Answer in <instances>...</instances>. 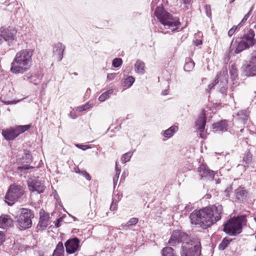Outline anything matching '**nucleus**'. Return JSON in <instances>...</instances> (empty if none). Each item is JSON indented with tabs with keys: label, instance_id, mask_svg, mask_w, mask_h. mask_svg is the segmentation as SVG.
<instances>
[{
	"label": "nucleus",
	"instance_id": "obj_4",
	"mask_svg": "<svg viewBox=\"0 0 256 256\" xmlns=\"http://www.w3.org/2000/svg\"><path fill=\"white\" fill-rule=\"evenodd\" d=\"M254 31L250 29L248 33L245 34L242 37L238 38L235 40L233 38L230 48V50L235 49L234 53L238 54L242 50L253 46L256 42L254 38Z\"/></svg>",
	"mask_w": 256,
	"mask_h": 256
},
{
	"label": "nucleus",
	"instance_id": "obj_37",
	"mask_svg": "<svg viewBox=\"0 0 256 256\" xmlns=\"http://www.w3.org/2000/svg\"><path fill=\"white\" fill-rule=\"evenodd\" d=\"M252 8H251L249 12L246 14L244 17V18H242V21L240 22V24H238V26H239L240 28L241 26H242L243 24L244 23H245L247 20L248 19V18L250 17V14L252 12Z\"/></svg>",
	"mask_w": 256,
	"mask_h": 256
},
{
	"label": "nucleus",
	"instance_id": "obj_53",
	"mask_svg": "<svg viewBox=\"0 0 256 256\" xmlns=\"http://www.w3.org/2000/svg\"><path fill=\"white\" fill-rule=\"evenodd\" d=\"M26 157L28 158H30V154H26Z\"/></svg>",
	"mask_w": 256,
	"mask_h": 256
},
{
	"label": "nucleus",
	"instance_id": "obj_49",
	"mask_svg": "<svg viewBox=\"0 0 256 256\" xmlns=\"http://www.w3.org/2000/svg\"><path fill=\"white\" fill-rule=\"evenodd\" d=\"M194 42L196 46H198L202 44V40H201L196 39L194 41Z\"/></svg>",
	"mask_w": 256,
	"mask_h": 256
},
{
	"label": "nucleus",
	"instance_id": "obj_19",
	"mask_svg": "<svg viewBox=\"0 0 256 256\" xmlns=\"http://www.w3.org/2000/svg\"><path fill=\"white\" fill-rule=\"evenodd\" d=\"M236 200L242 202L247 196V192L244 187L240 186L235 191Z\"/></svg>",
	"mask_w": 256,
	"mask_h": 256
},
{
	"label": "nucleus",
	"instance_id": "obj_24",
	"mask_svg": "<svg viewBox=\"0 0 256 256\" xmlns=\"http://www.w3.org/2000/svg\"><path fill=\"white\" fill-rule=\"evenodd\" d=\"M230 73L231 79L232 80H235L238 76V72L236 66L234 63H230Z\"/></svg>",
	"mask_w": 256,
	"mask_h": 256
},
{
	"label": "nucleus",
	"instance_id": "obj_52",
	"mask_svg": "<svg viewBox=\"0 0 256 256\" xmlns=\"http://www.w3.org/2000/svg\"><path fill=\"white\" fill-rule=\"evenodd\" d=\"M206 198H210V196L208 194H207L205 196Z\"/></svg>",
	"mask_w": 256,
	"mask_h": 256
},
{
	"label": "nucleus",
	"instance_id": "obj_5",
	"mask_svg": "<svg viewBox=\"0 0 256 256\" xmlns=\"http://www.w3.org/2000/svg\"><path fill=\"white\" fill-rule=\"evenodd\" d=\"M154 14L164 26L170 28L172 32L176 30L180 24L178 19L173 17L162 7H157Z\"/></svg>",
	"mask_w": 256,
	"mask_h": 256
},
{
	"label": "nucleus",
	"instance_id": "obj_18",
	"mask_svg": "<svg viewBox=\"0 0 256 256\" xmlns=\"http://www.w3.org/2000/svg\"><path fill=\"white\" fill-rule=\"evenodd\" d=\"M13 220L8 215H3L0 216V228H6L11 226L12 224Z\"/></svg>",
	"mask_w": 256,
	"mask_h": 256
},
{
	"label": "nucleus",
	"instance_id": "obj_54",
	"mask_svg": "<svg viewBox=\"0 0 256 256\" xmlns=\"http://www.w3.org/2000/svg\"><path fill=\"white\" fill-rule=\"evenodd\" d=\"M234 1H235V0H230V4H232V3L234 2Z\"/></svg>",
	"mask_w": 256,
	"mask_h": 256
},
{
	"label": "nucleus",
	"instance_id": "obj_42",
	"mask_svg": "<svg viewBox=\"0 0 256 256\" xmlns=\"http://www.w3.org/2000/svg\"><path fill=\"white\" fill-rule=\"evenodd\" d=\"M90 108V106H89L88 104H86L81 106L78 107L76 108V111L81 112L84 110H88V108Z\"/></svg>",
	"mask_w": 256,
	"mask_h": 256
},
{
	"label": "nucleus",
	"instance_id": "obj_28",
	"mask_svg": "<svg viewBox=\"0 0 256 256\" xmlns=\"http://www.w3.org/2000/svg\"><path fill=\"white\" fill-rule=\"evenodd\" d=\"M237 118L240 120L243 124H245L246 121L248 120V116L245 110H242L238 112Z\"/></svg>",
	"mask_w": 256,
	"mask_h": 256
},
{
	"label": "nucleus",
	"instance_id": "obj_38",
	"mask_svg": "<svg viewBox=\"0 0 256 256\" xmlns=\"http://www.w3.org/2000/svg\"><path fill=\"white\" fill-rule=\"evenodd\" d=\"M228 84H224V82L218 83L219 85V91L222 94H226L228 90Z\"/></svg>",
	"mask_w": 256,
	"mask_h": 256
},
{
	"label": "nucleus",
	"instance_id": "obj_44",
	"mask_svg": "<svg viewBox=\"0 0 256 256\" xmlns=\"http://www.w3.org/2000/svg\"><path fill=\"white\" fill-rule=\"evenodd\" d=\"M117 208V204L114 200L112 201L110 209L111 211H114Z\"/></svg>",
	"mask_w": 256,
	"mask_h": 256
},
{
	"label": "nucleus",
	"instance_id": "obj_40",
	"mask_svg": "<svg viewBox=\"0 0 256 256\" xmlns=\"http://www.w3.org/2000/svg\"><path fill=\"white\" fill-rule=\"evenodd\" d=\"M138 222V219L136 218H131L126 224V226H130L136 224Z\"/></svg>",
	"mask_w": 256,
	"mask_h": 256
},
{
	"label": "nucleus",
	"instance_id": "obj_36",
	"mask_svg": "<svg viewBox=\"0 0 256 256\" xmlns=\"http://www.w3.org/2000/svg\"><path fill=\"white\" fill-rule=\"evenodd\" d=\"M230 243V241L224 238L221 243L218 246V249L221 250H224L228 246Z\"/></svg>",
	"mask_w": 256,
	"mask_h": 256
},
{
	"label": "nucleus",
	"instance_id": "obj_47",
	"mask_svg": "<svg viewBox=\"0 0 256 256\" xmlns=\"http://www.w3.org/2000/svg\"><path fill=\"white\" fill-rule=\"evenodd\" d=\"M4 239L5 238L4 232H0V246L4 242Z\"/></svg>",
	"mask_w": 256,
	"mask_h": 256
},
{
	"label": "nucleus",
	"instance_id": "obj_35",
	"mask_svg": "<svg viewBox=\"0 0 256 256\" xmlns=\"http://www.w3.org/2000/svg\"><path fill=\"white\" fill-rule=\"evenodd\" d=\"M194 66V62L190 61L186 63L184 66V70L185 71L190 72L191 71Z\"/></svg>",
	"mask_w": 256,
	"mask_h": 256
},
{
	"label": "nucleus",
	"instance_id": "obj_57",
	"mask_svg": "<svg viewBox=\"0 0 256 256\" xmlns=\"http://www.w3.org/2000/svg\"><path fill=\"white\" fill-rule=\"evenodd\" d=\"M254 221H255V222H256V217H254Z\"/></svg>",
	"mask_w": 256,
	"mask_h": 256
},
{
	"label": "nucleus",
	"instance_id": "obj_26",
	"mask_svg": "<svg viewBox=\"0 0 256 256\" xmlns=\"http://www.w3.org/2000/svg\"><path fill=\"white\" fill-rule=\"evenodd\" d=\"M252 156L250 152H246L243 158V162L244 166H248L252 162Z\"/></svg>",
	"mask_w": 256,
	"mask_h": 256
},
{
	"label": "nucleus",
	"instance_id": "obj_55",
	"mask_svg": "<svg viewBox=\"0 0 256 256\" xmlns=\"http://www.w3.org/2000/svg\"><path fill=\"white\" fill-rule=\"evenodd\" d=\"M72 118H76V116H72Z\"/></svg>",
	"mask_w": 256,
	"mask_h": 256
},
{
	"label": "nucleus",
	"instance_id": "obj_25",
	"mask_svg": "<svg viewBox=\"0 0 256 256\" xmlns=\"http://www.w3.org/2000/svg\"><path fill=\"white\" fill-rule=\"evenodd\" d=\"M226 126L227 124L226 120H222L219 122L214 124L213 125L214 128H216L217 130L222 132L226 130Z\"/></svg>",
	"mask_w": 256,
	"mask_h": 256
},
{
	"label": "nucleus",
	"instance_id": "obj_7",
	"mask_svg": "<svg viewBox=\"0 0 256 256\" xmlns=\"http://www.w3.org/2000/svg\"><path fill=\"white\" fill-rule=\"evenodd\" d=\"M24 190L20 186L13 184L10 186L5 196V202L12 206L15 201L20 198L24 194Z\"/></svg>",
	"mask_w": 256,
	"mask_h": 256
},
{
	"label": "nucleus",
	"instance_id": "obj_14",
	"mask_svg": "<svg viewBox=\"0 0 256 256\" xmlns=\"http://www.w3.org/2000/svg\"><path fill=\"white\" fill-rule=\"evenodd\" d=\"M198 172L202 178L212 180L214 176V172L210 170L204 164L200 166Z\"/></svg>",
	"mask_w": 256,
	"mask_h": 256
},
{
	"label": "nucleus",
	"instance_id": "obj_6",
	"mask_svg": "<svg viewBox=\"0 0 256 256\" xmlns=\"http://www.w3.org/2000/svg\"><path fill=\"white\" fill-rule=\"evenodd\" d=\"M246 215L234 217L224 224V231L230 236H236L242 232V226L246 224Z\"/></svg>",
	"mask_w": 256,
	"mask_h": 256
},
{
	"label": "nucleus",
	"instance_id": "obj_41",
	"mask_svg": "<svg viewBox=\"0 0 256 256\" xmlns=\"http://www.w3.org/2000/svg\"><path fill=\"white\" fill-rule=\"evenodd\" d=\"M218 84V80H214L212 84L208 86L206 90L208 92H210V90Z\"/></svg>",
	"mask_w": 256,
	"mask_h": 256
},
{
	"label": "nucleus",
	"instance_id": "obj_11",
	"mask_svg": "<svg viewBox=\"0 0 256 256\" xmlns=\"http://www.w3.org/2000/svg\"><path fill=\"white\" fill-rule=\"evenodd\" d=\"M243 74L246 76H252L256 75V53L252 54L248 64L242 67Z\"/></svg>",
	"mask_w": 256,
	"mask_h": 256
},
{
	"label": "nucleus",
	"instance_id": "obj_39",
	"mask_svg": "<svg viewBox=\"0 0 256 256\" xmlns=\"http://www.w3.org/2000/svg\"><path fill=\"white\" fill-rule=\"evenodd\" d=\"M122 60L120 58H115L112 60V64L114 68H118L122 64Z\"/></svg>",
	"mask_w": 256,
	"mask_h": 256
},
{
	"label": "nucleus",
	"instance_id": "obj_16",
	"mask_svg": "<svg viewBox=\"0 0 256 256\" xmlns=\"http://www.w3.org/2000/svg\"><path fill=\"white\" fill-rule=\"evenodd\" d=\"M195 124L198 130L200 132H204L206 124V116L204 110H202Z\"/></svg>",
	"mask_w": 256,
	"mask_h": 256
},
{
	"label": "nucleus",
	"instance_id": "obj_21",
	"mask_svg": "<svg viewBox=\"0 0 256 256\" xmlns=\"http://www.w3.org/2000/svg\"><path fill=\"white\" fill-rule=\"evenodd\" d=\"M135 71L138 74H143L144 72L145 64L144 63L140 60H137L135 65Z\"/></svg>",
	"mask_w": 256,
	"mask_h": 256
},
{
	"label": "nucleus",
	"instance_id": "obj_60",
	"mask_svg": "<svg viewBox=\"0 0 256 256\" xmlns=\"http://www.w3.org/2000/svg\"><path fill=\"white\" fill-rule=\"evenodd\" d=\"M254 250L256 251V248H254Z\"/></svg>",
	"mask_w": 256,
	"mask_h": 256
},
{
	"label": "nucleus",
	"instance_id": "obj_20",
	"mask_svg": "<svg viewBox=\"0 0 256 256\" xmlns=\"http://www.w3.org/2000/svg\"><path fill=\"white\" fill-rule=\"evenodd\" d=\"M49 215L48 214L40 212V217L38 226L42 230L45 229L48 225Z\"/></svg>",
	"mask_w": 256,
	"mask_h": 256
},
{
	"label": "nucleus",
	"instance_id": "obj_50",
	"mask_svg": "<svg viewBox=\"0 0 256 256\" xmlns=\"http://www.w3.org/2000/svg\"><path fill=\"white\" fill-rule=\"evenodd\" d=\"M62 221V218H58L56 220V222L55 224V226L56 228H58L60 226V222Z\"/></svg>",
	"mask_w": 256,
	"mask_h": 256
},
{
	"label": "nucleus",
	"instance_id": "obj_43",
	"mask_svg": "<svg viewBox=\"0 0 256 256\" xmlns=\"http://www.w3.org/2000/svg\"><path fill=\"white\" fill-rule=\"evenodd\" d=\"M238 28H240L238 26V25L237 26H234L232 28H230L228 32V36H232Z\"/></svg>",
	"mask_w": 256,
	"mask_h": 256
},
{
	"label": "nucleus",
	"instance_id": "obj_51",
	"mask_svg": "<svg viewBox=\"0 0 256 256\" xmlns=\"http://www.w3.org/2000/svg\"><path fill=\"white\" fill-rule=\"evenodd\" d=\"M162 94L164 96L168 94L166 90L162 91Z\"/></svg>",
	"mask_w": 256,
	"mask_h": 256
},
{
	"label": "nucleus",
	"instance_id": "obj_46",
	"mask_svg": "<svg viewBox=\"0 0 256 256\" xmlns=\"http://www.w3.org/2000/svg\"><path fill=\"white\" fill-rule=\"evenodd\" d=\"M116 75V73L108 74L107 75V80L109 81L112 80Z\"/></svg>",
	"mask_w": 256,
	"mask_h": 256
},
{
	"label": "nucleus",
	"instance_id": "obj_34",
	"mask_svg": "<svg viewBox=\"0 0 256 256\" xmlns=\"http://www.w3.org/2000/svg\"><path fill=\"white\" fill-rule=\"evenodd\" d=\"M74 170L76 173L80 174L83 176L87 180H90L91 177L90 175L86 170H81L78 168H76Z\"/></svg>",
	"mask_w": 256,
	"mask_h": 256
},
{
	"label": "nucleus",
	"instance_id": "obj_22",
	"mask_svg": "<svg viewBox=\"0 0 256 256\" xmlns=\"http://www.w3.org/2000/svg\"><path fill=\"white\" fill-rule=\"evenodd\" d=\"M23 79L25 80H28L30 83L34 85H37L40 82V80L38 76H32L30 74L24 76Z\"/></svg>",
	"mask_w": 256,
	"mask_h": 256
},
{
	"label": "nucleus",
	"instance_id": "obj_9",
	"mask_svg": "<svg viewBox=\"0 0 256 256\" xmlns=\"http://www.w3.org/2000/svg\"><path fill=\"white\" fill-rule=\"evenodd\" d=\"M16 31L10 27L0 28V44L10 46L16 39Z\"/></svg>",
	"mask_w": 256,
	"mask_h": 256
},
{
	"label": "nucleus",
	"instance_id": "obj_31",
	"mask_svg": "<svg viewBox=\"0 0 256 256\" xmlns=\"http://www.w3.org/2000/svg\"><path fill=\"white\" fill-rule=\"evenodd\" d=\"M132 154L133 152H128L124 154L121 158L122 162L125 164L126 162H129Z\"/></svg>",
	"mask_w": 256,
	"mask_h": 256
},
{
	"label": "nucleus",
	"instance_id": "obj_13",
	"mask_svg": "<svg viewBox=\"0 0 256 256\" xmlns=\"http://www.w3.org/2000/svg\"><path fill=\"white\" fill-rule=\"evenodd\" d=\"M79 243L80 240L76 237L68 240L64 244L66 252L68 254L74 253L79 248Z\"/></svg>",
	"mask_w": 256,
	"mask_h": 256
},
{
	"label": "nucleus",
	"instance_id": "obj_23",
	"mask_svg": "<svg viewBox=\"0 0 256 256\" xmlns=\"http://www.w3.org/2000/svg\"><path fill=\"white\" fill-rule=\"evenodd\" d=\"M178 127L176 126H172L164 132V136L166 138H171L174 134L178 130Z\"/></svg>",
	"mask_w": 256,
	"mask_h": 256
},
{
	"label": "nucleus",
	"instance_id": "obj_2",
	"mask_svg": "<svg viewBox=\"0 0 256 256\" xmlns=\"http://www.w3.org/2000/svg\"><path fill=\"white\" fill-rule=\"evenodd\" d=\"M168 244L173 246L181 245V256H200L201 254L200 244L197 239L192 240L185 232L174 230Z\"/></svg>",
	"mask_w": 256,
	"mask_h": 256
},
{
	"label": "nucleus",
	"instance_id": "obj_17",
	"mask_svg": "<svg viewBox=\"0 0 256 256\" xmlns=\"http://www.w3.org/2000/svg\"><path fill=\"white\" fill-rule=\"evenodd\" d=\"M215 80H218L220 84V82H224V84H228V74L226 67H223L222 68L220 73L216 75Z\"/></svg>",
	"mask_w": 256,
	"mask_h": 256
},
{
	"label": "nucleus",
	"instance_id": "obj_1",
	"mask_svg": "<svg viewBox=\"0 0 256 256\" xmlns=\"http://www.w3.org/2000/svg\"><path fill=\"white\" fill-rule=\"evenodd\" d=\"M222 212V206L216 204L198 210H195L190 214V218L192 224H199L206 229L220 220Z\"/></svg>",
	"mask_w": 256,
	"mask_h": 256
},
{
	"label": "nucleus",
	"instance_id": "obj_56",
	"mask_svg": "<svg viewBox=\"0 0 256 256\" xmlns=\"http://www.w3.org/2000/svg\"><path fill=\"white\" fill-rule=\"evenodd\" d=\"M72 118H76V116H72Z\"/></svg>",
	"mask_w": 256,
	"mask_h": 256
},
{
	"label": "nucleus",
	"instance_id": "obj_15",
	"mask_svg": "<svg viewBox=\"0 0 256 256\" xmlns=\"http://www.w3.org/2000/svg\"><path fill=\"white\" fill-rule=\"evenodd\" d=\"M65 48V46L60 42H58L54 45L53 47V54L58 61L60 62L62 60Z\"/></svg>",
	"mask_w": 256,
	"mask_h": 256
},
{
	"label": "nucleus",
	"instance_id": "obj_12",
	"mask_svg": "<svg viewBox=\"0 0 256 256\" xmlns=\"http://www.w3.org/2000/svg\"><path fill=\"white\" fill-rule=\"evenodd\" d=\"M28 186L30 191L37 192L38 194L42 192L44 189L43 184L36 178H29L28 180Z\"/></svg>",
	"mask_w": 256,
	"mask_h": 256
},
{
	"label": "nucleus",
	"instance_id": "obj_33",
	"mask_svg": "<svg viewBox=\"0 0 256 256\" xmlns=\"http://www.w3.org/2000/svg\"><path fill=\"white\" fill-rule=\"evenodd\" d=\"M134 82V78L132 76H129L124 80V86L130 87Z\"/></svg>",
	"mask_w": 256,
	"mask_h": 256
},
{
	"label": "nucleus",
	"instance_id": "obj_29",
	"mask_svg": "<svg viewBox=\"0 0 256 256\" xmlns=\"http://www.w3.org/2000/svg\"><path fill=\"white\" fill-rule=\"evenodd\" d=\"M162 256H176L174 253V250L171 247H166L162 250Z\"/></svg>",
	"mask_w": 256,
	"mask_h": 256
},
{
	"label": "nucleus",
	"instance_id": "obj_8",
	"mask_svg": "<svg viewBox=\"0 0 256 256\" xmlns=\"http://www.w3.org/2000/svg\"><path fill=\"white\" fill-rule=\"evenodd\" d=\"M34 217L32 212L28 209L22 208L17 222L20 229H26L32 224V218Z\"/></svg>",
	"mask_w": 256,
	"mask_h": 256
},
{
	"label": "nucleus",
	"instance_id": "obj_30",
	"mask_svg": "<svg viewBox=\"0 0 256 256\" xmlns=\"http://www.w3.org/2000/svg\"><path fill=\"white\" fill-rule=\"evenodd\" d=\"M194 0H182V3L184 5L182 9L184 10H186L192 8V4Z\"/></svg>",
	"mask_w": 256,
	"mask_h": 256
},
{
	"label": "nucleus",
	"instance_id": "obj_45",
	"mask_svg": "<svg viewBox=\"0 0 256 256\" xmlns=\"http://www.w3.org/2000/svg\"><path fill=\"white\" fill-rule=\"evenodd\" d=\"M76 146L82 150H86L88 148H90V147L88 145H84V144H76Z\"/></svg>",
	"mask_w": 256,
	"mask_h": 256
},
{
	"label": "nucleus",
	"instance_id": "obj_48",
	"mask_svg": "<svg viewBox=\"0 0 256 256\" xmlns=\"http://www.w3.org/2000/svg\"><path fill=\"white\" fill-rule=\"evenodd\" d=\"M34 168L33 166H28V165H26V164L22 165V166L20 167V168L23 169L24 170H28L30 168Z\"/></svg>",
	"mask_w": 256,
	"mask_h": 256
},
{
	"label": "nucleus",
	"instance_id": "obj_59",
	"mask_svg": "<svg viewBox=\"0 0 256 256\" xmlns=\"http://www.w3.org/2000/svg\"><path fill=\"white\" fill-rule=\"evenodd\" d=\"M254 28L256 29V24L254 26Z\"/></svg>",
	"mask_w": 256,
	"mask_h": 256
},
{
	"label": "nucleus",
	"instance_id": "obj_3",
	"mask_svg": "<svg viewBox=\"0 0 256 256\" xmlns=\"http://www.w3.org/2000/svg\"><path fill=\"white\" fill-rule=\"evenodd\" d=\"M33 53L32 49H24L17 52L11 64L10 72L18 74L30 70L32 65Z\"/></svg>",
	"mask_w": 256,
	"mask_h": 256
},
{
	"label": "nucleus",
	"instance_id": "obj_10",
	"mask_svg": "<svg viewBox=\"0 0 256 256\" xmlns=\"http://www.w3.org/2000/svg\"><path fill=\"white\" fill-rule=\"evenodd\" d=\"M30 128V126H18L14 128L3 130L2 135L8 140H11L16 138L20 134L24 132Z\"/></svg>",
	"mask_w": 256,
	"mask_h": 256
},
{
	"label": "nucleus",
	"instance_id": "obj_58",
	"mask_svg": "<svg viewBox=\"0 0 256 256\" xmlns=\"http://www.w3.org/2000/svg\"><path fill=\"white\" fill-rule=\"evenodd\" d=\"M74 75H77V74L76 72H74Z\"/></svg>",
	"mask_w": 256,
	"mask_h": 256
},
{
	"label": "nucleus",
	"instance_id": "obj_27",
	"mask_svg": "<svg viewBox=\"0 0 256 256\" xmlns=\"http://www.w3.org/2000/svg\"><path fill=\"white\" fill-rule=\"evenodd\" d=\"M113 91L114 90L112 89H110L109 90L102 93L99 96L98 100L101 102H104V100L108 99L110 97V96L112 94Z\"/></svg>",
	"mask_w": 256,
	"mask_h": 256
},
{
	"label": "nucleus",
	"instance_id": "obj_32",
	"mask_svg": "<svg viewBox=\"0 0 256 256\" xmlns=\"http://www.w3.org/2000/svg\"><path fill=\"white\" fill-rule=\"evenodd\" d=\"M120 172H121L120 168L118 166L117 162H116V174L113 178V182H114V186L118 182Z\"/></svg>",
	"mask_w": 256,
	"mask_h": 256
}]
</instances>
